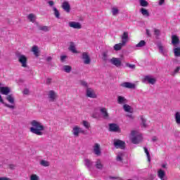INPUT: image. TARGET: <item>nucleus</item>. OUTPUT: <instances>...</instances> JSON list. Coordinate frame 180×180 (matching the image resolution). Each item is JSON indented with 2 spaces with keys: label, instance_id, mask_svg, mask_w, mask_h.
I'll use <instances>...</instances> for the list:
<instances>
[{
  "label": "nucleus",
  "instance_id": "f257e3e1",
  "mask_svg": "<svg viewBox=\"0 0 180 180\" xmlns=\"http://www.w3.org/2000/svg\"><path fill=\"white\" fill-rule=\"evenodd\" d=\"M30 124L32 127H30V130L31 133L33 134H36L37 136H43L44 134V130L46 129L44 125L41 124V122L34 120L31 121Z\"/></svg>",
  "mask_w": 180,
  "mask_h": 180
},
{
  "label": "nucleus",
  "instance_id": "f03ea898",
  "mask_svg": "<svg viewBox=\"0 0 180 180\" xmlns=\"http://www.w3.org/2000/svg\"><path fill=\"white\" fill-rule=\"evenodd\" d=\"M6 101L9 102L10 104H8L4 101L2 99V96L0 95V103L4 105L6 108H8L9 109H15V97H13V94H9L6 97Z\"/></svg>",
  "mask_w": 180,
  "mask_h": 180
},
{
  "label": "nucleus",
  "instance_id": "7ed1b4c3",
  "mask_svg": "<svg viewBox=\"0 0 180 180\" xmlns=\"http://www.w3.org/2000/svg\"><path fill=\"white\" fill-rule=\"evenodd\" d=\"M131 140L133 144H139V143L143 141V136L137 131H132L131 132Z\"/></svg>",
  "mask_w": 180,
  "mask_h": 180
},
{
  "label": "nucleus",
  "instance_id": "20e7f679",
  "mask_svg": "<svg viewBox=\"0 0 180 180\" xmlns=\"http://www.w3.org/2000/svg\"><path fill=\"white\" fill-rule=\"evenodd\" d=\"M16 57L18 59L19 63L22 64V67H24V68H26L27 67V57L25 55H22L20 53L17 52L15 53Z\"/></svg>",
  "mask_w": 180,
  "mask_h": 180
},
{
  "label": "nucleus",
  "instance_id": "39448f33",
  "mask_svg": "<svg viewBox=\"0 0 180 180\" xmlns=\"http://www.w3.org/2000/svg\"><path fill=\"white\" fill-rule=\"evenodd\" d=\"M47 96L49 102H56L57 98H58L57 93H56V91H54L53 90H50L49 91H48Z\"/></svg>",
  "mask_w": 180,
  "mask_h": 180
},
{
  "label": "nucleus",
  "instance_id": "423d86ee",
  "mask_svg": "<svg viewBox=\"0 0 180 180\" xmlns=\"http://www.w3.org/2000/svg\"><path fill=\"white\" fill-rule=\"evenodd\" d=\"M93 153L95 154V155H97V157H100V155H102V150L101 149V144L96 143H94L93 146Z\"/></svg>",
  "mask_w": 180,
  "mask_h": 180
},
{
  "label": "nucleus",
  "instance_id": "0eeeda50",
  "mask_svg": "<svg viewBox=\"0 0 180 180\" xmlns=\"http://www.w3.org/2000/svg\"><path fill=\"white\" fill-rule=\"evenodd\" d=\"M126 143L124 141L117 139L114 141V146L115 148H120L121 150H124Z\"/></svg>",
  "mask_w": 180,
  "mask_h": 180
},
{
  "label": "nucleus",
  "instance_id": "6e6552de",
  "mask_svg": "<svg viewBox=\"0 0 180 180\" xmlns=\"http://www.w3.org/2000/svg\"><path fill=\"white\" fill-rule=\"evenodd\" d=\"M82 60H83L84 64H91V57L89 56V53H88V52H84L82 54Z\"/></svg>",
  "mask_w": 180,
  "mask_h": 180
},
{
  "label": "nucleus",
  "instance_id": "1a4fd4ad",
  "mask_svg": "<svg viewBox=\"0 0 180 180\" xmlns=\"http://www.w3.org/2000/svg\"><path fill=\"white\" fill-rule=\"evenodd\" d=\"M110 62L117 68L122 67V59L120 58H112L110 59Z\"/></svg>",
  "mask_w": 180,
  "mask_h": 180
},
{
  "label": "nucleus",
  "instance_id": "9d476101",
  "mask_svg": "<svg viewBox=\"0 0 180 180\" xmlns=\"http://www.w3.org/2000/svg\"><path fill=\"white\" fill-rule=\"evenodd\" d=\"M61 8L67 13H70L71 12V5H70V3L68 1H63L62 3Z\"/></svg>",
  "mask_w": 180,
  "mask_h": 180
},
{
  "label": "nucleus",
  "instance_id": "9b49d317",
  "mask_svg": "<svg viewBox=\"0 0 180 180\" xmlns=\"http://www.w3.org/2000/svg\"><path fill=\"white\" fill-rule=\"evenodd\" d=\"M158 47L159 49V53H160V54H162V56H164L165 57H168V50L164 48L162 44H158Z\"/></svg>",
  "mask_w": 180,
  "mask_h": 180
},
{
  "label": "nucleus",
  "instance_id": "f8f14e48",
  "mask_svg": "<svg viewBox=\"0 0 180 180\" xmlns=\"http://www.w3.org/2000/svg\"><path fill=\"white\" fill-rule=\"evenodd\" d=\"M86 95L88 98H92L93 99H95L97 96L96 94H95V91L91 88L86 89Z\"/></svg>",
  "mask_w": 180,
  "mask_h": 180
},
{
  "label": "nucleus",
  "instance_id": "ddd939ff",
  "mask_svg": "<svg viewBox=\"0 0 180 180\" xmlns=\"http://www.w3.org/2000/svg\"><path fill=\"white\" fill-rule=\"evenodd\" d=\"M100 113L102 115V117L105 120H109V112H108V110L105 108H100Z\"/></svg>",
  "mask_w": 180,
  "mask_h": 180
},
{
  "label": "nucleus",
  "instance_id": "4468645a",
  "mask_svg": "<svg viewBox=\"0 0 180 180\" xmlns=\"http://www.w3.org/2000/svg\"><path fill=\"white\" fill-rule=\"evenodd\" d=\"M109 131H113L114 133H120V128H119V126L116 124H110Z\"/></svg>",
  "mask_w": 180,
  "mask_h": 180
},
{
  "label": "nucleus",
  "instance_id": "2eb2a0df",
  "mask_svg": "<svg viewBox=\"0 0 180 180\" xmlns=\"http://www.w3.org/2000/svg\"><path fill=\"white\" fill-rule=\"evenodd\" d=\"M121 86L128 88V89H136V84L130 82H124L121 84Z\"/></svg>",
  "mask_w": 180,
  "mask_h": 180
},
{
  "label": "nucleus",
  "instance_id": "dca6fc26",
  "mask_svg": "<svg viewBox=\"0 0 180 180\" xmlns=\"http://www.w3.org/2000/svg\"><path fill=\"white\" fill-rule=\"evenodd\" d=\"M121 39L122 44H126V43L129 41V32H124V33L121 36Z\"/></svg>",
  "mask_w": 180,
  "mask_h": 180
},
{
  "label": "nucleus",
  "instance_id": "f3484780",
  "mask_svg": "<svg viewBox=\"0 0 180 180\" xmlns=\"http://www.w3.org/2000/svg\"><path fill=\"white\" fill-rule=\"evenodd\" d=\"M37 27L39 30L41 32H44L45 33H47V32H50V30H51V27L47 25H38Z\"/></svg>",
  "mask_w": 180,
  "mask_h": 180
},
{
  "label": "nucleus",
  "instance_id": "a211bd4d",
  "mask_svg": "<svg viewBox=\"0 0 180 180\" xmlns=\"http://www.w3.org/2000/svg\"><path fill=\"white\" fill-rule=\"evenodd\" d=\"M0 92L2 95H9L11 94V89L8 86H3L0 88Z\"/></svg>",
  "mask_w": 180,
  "mask_h": 180
},
{
  "label": "nucleus",
  "instance_id": "6ab92c4d",
  "mask_svg": "<svg viewBox=\"0 0 180 180\" xmlns=\"http://www.w3.org/2000/svg\"><path fill=\"white\" fill-rule=\"evenodd\" d=\"M117 102L119 105H126L127 103V99L122 96H118Z\"/></svg>",
  "mask_w": 180,
  "mask_h": 180
},
{
  "label": "nucleus",
  "instance_id": "aec40b11",
  "mask_svg": "<svg viewBox=\"0 0 180 180\" xmlns=\"http://www.w3.org/2000/svg\"><path fill=\"white\" fill-rule=\"evenodd\" d=\"M95 167L96 169H100L101 171L103 169V164H102V160L101 159H97L96 160Z\"/></svg>",
  "mask_w": 180,
  "mask_h": 180
},
{
  "label": "nucleus",
  "instance_id": "412c9836",
  "mask_svg": "<svg viewBox=\"0 0 180 180\" xmlns=\"http://www.w3.org/2000/svg\"><path fill=\"white\" fill-rule=\"evenodd\" d=\"M84 165L89 171H91V169H92V166L94 165V162L89 159H84Z\"/></svg>",
  "mask_w": 180,
  "mask_h": 180
},
{
  "label": "nucleus",
  "instance_id": "4be33fe9",
  "mask_svg": "<svg viewBox=\"0 0 180 180\" xmlns=\"http://www.w3.org/2000/svg\"><path fill=\"white\" fill-rule=\"evenodd\" d=\"M69 26H70V27H72L73 29H81V27H82L81 23L74 22V21L70 22Z\"/></svg>",
  "mask_w": 180,
  "mask_h": 180
},
{
  "label": "nucleus",
  "instance_id": "5701e85b",
  "mask_svg": "<svg viewBox=\"0 0 180 180\" xmlns=\"http://www.w3.org/2000/svg\"><path fill=\"white\" fill-rule=\"evenodd\" d=\"M180 41H179V38L178 37V36L176 35H172V44H173V46H175V47H176V46L178 44H179Z\"/></svg>",
  "mask_w": 180,
  "mask_h": 180
},
{
  "label": "nucleus",
  "instance_id": "b1692460",
  "mask_svg": "<svg viewBox=\"0 0 180 180\" xmlns=\"http://www.w3.org/2000/svg\"><path fill=\"white\" fill-rule=\"evenodd\" d=\"M70 51H72V53H77L78 51H77V49L75 48V43L71 41L70 42V46H69Z\"/></svg>",
  "mask_w": 180,
  "mask_h": 180
},
{
  "label": "nucleus",
  "instance_id": "393cba45",
  "mask_svg": "<svg viewBox=\"0 0 180 180\" xmlns=\"http://www.w3.org/2000/svg\"><path fill=\"white\" fill-rule=\"evenodd\" d=\"M144 81H148L149 84H151L152 85H154L155 84L156 81L155 78H151L150 76H146L144 78Z\"/></svg>",
  "mask_w": 180,
  "mask_h": 180
},
{
  "label": "nucleus",
  "instance_id": "a878e982",
  "mask_svg": "<svg viewBox=\"0 0 180 180\" xmlns=\"http://www.w3.org/2000/svg\"><path fill=\"white\" fill-rule=\"evenodd\" d=\"M72 133L75 137H79V127H75L72 131Z\"/></svg>",
  "mask_w": 180,
  "mask_h": 180
},
{
  "label": "nucleus",
  "instance_id": "bb28decb",
  "mask_svg": "<svg viewBox=\"0 0 180 180\" xmlns=\"http://www.w3.org/2000/svg\"><path fill=\"white\" fill-rule=\"evenodd\" d=\"M141 13L143 15V16H145L146 18H148L150 16V13L148 12V10L141 8L140 9Z\"/></svg>",
  "mask_w": 180,
  "mask_h": 180
},
{
  "label": "nucleus",
  "instance_id": "cd10ccee",
  "mask_svg": "<svg viewBox=\"0 0 180 180\" xmlns=\"http://www.w3.org/2000/svg\"><path fill=\"white\" fill-rule=\"evenodd\" d=\"M124 46H126V44H123L122 42L120 44H116L114 46V50H115V51H119L120 50H122V47H123Z\"/></svg>",
  "mask_w": 180,
  "mask_h": 180
},
{
  "label": "nucleus",
  "instance_id": "c85d7f7f",
  "mask_svg": "<svg viewBox=\"0 0 180 180\" xmlns=\"http://www.w3.org/2000/svg\"><path fill=\"white\" fill-rule=\"evenodd\" d=\"M63 70L65 72L70 74V72H71V71H72V67H71L70 65H63Z\"/></svg>",
  "mask_w": 180,
  "mask_h": 180
},
{
  "label": "nucleus",
  "instance_id": "c756f323",
  "mask_svg": "<svg viewBox=\"0 0 180 180\" xmlns=\"http://www.w3.org/2000/svg\"><path fill=\"white\" fill-rule=\"evenodd\" d=\"M102 60L105 63H108V61H110V60H109V54H108V51L103 53Z\"/></svg>",
  "mask_w": 180,
  "mask_h": 180
},
{
  "label": "nucleus",
  "instance_id": "7c9ffc66",
  "mask_svg": "<svg viewBox=\"0 0 180 180\" xmlns=\"http://www.w3.org/2000/svg\"><path fill=\"white\" fill-rule=\"evenodd\" d=\"M123 157H124V153L120 152L117 154L116 160L122 162L123 161Z\"/></svg>",
  "mask_w": 180,
  "mask_h": 180
},
{
  "label": "nucleus",
  "instance_id": "2f4dec72",
  "mask_svg": "<svg viewBox=\"0 0 180 180\" xmlns=\"http://www.w3.org/2000/svg\"><path fill=\"white\" fill-rule=\"evenodd\" d=\"M123 109L125 112H129V113H133V109H131V106H130L127 104H124Z\"/></svg>",
  "mask_w": 180,
  "mask_h": 180
},
{
  "label": "nucleus",
  "instance_id": "473e14b6",
  "mask_svg": "<svg viewBox=\"0 0 180 180\" xmlns=\"http://www.w3.org/2000/svg\"><path fill=\"white\" fill-rule=\"evenodd\" d=\"M158 176L160 179L165 178V171L162 169H159L158 172Z\"/></svg>",
  "mask_w": 180,
  "mask_h": 180
},
{
  "label": "nucleus",
  "instance_id": "72a5a7b5",
  "mask_svg": "<svg viewBox=\"0 0 180 180\" xmlns=\"http://www.w3.org/2000/svg\"><path fill=\"white\" fill-rule=\"evenodd\" d=\"M174 118L176 124H180V112H176L175 113Z\"/></svg>",
  "mask_w": 180,
  "mask_h": 180
},
{
  "label": "nucleus",
  "instance_id": "f704fd0d",
  "mask_svg": "<svg viewBox=\"0 0 180 180\" xmlns=\"http://www.w3.org/2000/svg\"><path fill=\"white\" fill-rule=\"evenodd\" d=\"M27 19L32 23H34V20H36V15L33 13H30L27 15Z\"/></svg>",
  "mask_w": 180,
  "mask_h": 180
},
{
  "label": "nucleus",
  "instance_id": "c9c22d12",
  "mask_svg": "<svg viewBox=\"0 0 180 180\" xmlns=\"http://www.w3.org/2000/svg\"><path fill=\"white\" fill-rule=\"evenodd\" d=\"M143 150L146 154L148 162H151V156L150 155V152H148V149L146 147H144Z\"/></svg>",
  "mask_w": 180,
  "mask_h": 180
},
{
  "label": "nucleus",
  "instance_id": "e433bc0d",
  "mask_svg": "<svg viewBox=\"0 0 180 180\" xmlns=\"http://www.w3.org/2000/svg\"><path fill=\"white\" fill-rule=\"evenodd\" d=\"M32 51L34 52L36 57H39V47L37 46H34L32 49Z\"/></svg>",
  "mask_w": 180,
  "mask_h": 180
},
{
  "label": "nucleus",
  "instance_id": "4c0bfd02",
  "mask_svg": "<svg viewBox=\"0 0 180 180\" xmlns=\"http://www.w3.org/2000/svg\"><path fill=\"white\" fill-rule=\"evenodd\" d=\"M111 12L113 16H117V15H119V8L116 7H112L111 8Z\"/></svg>",
  "mask_w": 180,
  "mask_h": 180
},
{
  "label": "nucleus",
  "instance_id": "58836bf2",
  "mask_svg": "<svg viewBox=\"0 0 180 180\" xmlns=\"http://www.w3.org/2000/svg\"><path fill=\"white\" fill-rule=\"evenodd\" d=\"M153 32H154V35L155 36L156 39H158V37H160V36H161V30H160L157 28H154Z\"/></svg>",
  "mask_w": 180,
  "mask_h": 180
},
{
  "label": "nucleus",
  "instance_id": "ea45409f",
  "mask_svg": "<svg viewBox=\"0 0 180 180\" xmlns=\"http://www.w3.org/2000/svg\"><path fill=\"white\" fill-rule=\"evenodd\" d=\"M40 165L42 167H50V162L42 160L40 161Z\"/></svg>",
  "mask_w": 180,
  "mask_h": 180
},
{
  "label": "nucleus",
  "instance_id": "a19ab883",
  "mask_svg": "<svg viewBox=\"0 0 180 180\" xmlns=\"http://www.w3.org/2000/svg\"><path fill=\"white\" fill-rule=\"evenodd\" d=\"M175 57H180V47L174 48L173 50Z\"/></svg>",
  "mask_w": 180,
  "mask_h": 180
},
{
  "label": "nucleus",
  "instance_id": "79ce46f5",
  "mask_svg": "<svg viewBox=\"0 0 180 180\" xmlns=\"http://www.w3.org/2000/svg\"><path fill=\"white\" fill-rule=\"evenodd\" d=\"M53 11L54 12V15L56 16V18H57V19H60V11H58L57 8L53 7Z\"/></svg>",
  "mask_w": 180,
  "mask_h": 180
},
{
  "label": "nucleus",
  "instance_id": "37998d69",
  "mask_svg": "<svg viewBox=\"0 0 180 180\" xmlns=\"http://www.w3.org/2000/svg\"><path fill=\"white\" fill-rule=\"evenodd\" d=\"M141 127H147V123H146V119H144V117L143 116H141Z\"/></svg>",
  "mask_w": 180,
  "mask_h": 180
},
{
  "label": "nucleus",
  "instance_id": "c03bdc74",
  "mask_svg": "<svg viewBox=\"0 0 180 180\" xmlns=\"http://www.w3.org/2000/svg\"><path fill=\"white\" fill-rule=\"evenodd\" d=\"M139 4L143 7L148 6V2L146 0H139Z\"/></svg>",
  "mask_w": 180,
  "mask_h": 180
},
{
  "label": "nucleus",
  "instance_id": "a18cd8bd",
  "mask_svg": "<svg viewBox=\"0 0 180 180\" xmlns=\"http://www.w3.org/2000/svg\"><path fill=\"white\" fill-rule=\"evenodd\" d=\"M144 46H146V41L144 40H141L139 41V43H138L136 45V47L139 48V47H144Z\"/></svg>",
  "mask_w": 180,
  "mask_h": 180
},
{
  "label": "nucleus",
  "instance_id": "49530a36",
  "mask_svg": "<svg viewBox=\"0 0 180 180\" xmlns=\"http://www.w3.org/2000/svg\"><path fill=\"white\" fill-rule=\"evenodd\" d=\"M82 124H83V126H84V127L86 128V129H89V127H91V124H89V122H88V121H85V120H84L83 122H82Z\"/></svg>",
  "mask_w": 180,
  "mask_h": 180
},
{
  "label": "nucleus",
  "instance_id": "de8ad7c7",
  "mask_svg": "<svg viewBox=\"0 0 180 180\" xmlns=\"http://www.w3.org/2000/svg\"><path fill=\"white\" fill-rule=\"evenodd\" d=\"M39 176L37 174H32L30 177V180H39Z\"/></svg>",
  "mask_w": 180,
  "mask_h": 180
},
{
  "label": "nucleus",
  "instance_id": "09e8293b",
  "mask_svg": "<svg viewBox=\"0 0 180 180\" xmlns=\"http://www.w3.org/2000/svg\"><path fill=\"white\" fill-rule=\"evenodd\" d=\"M80 84L82 86H84V88H89L88 87V82L82 80V81H80Z\"/></svg>",
  "mask_w": 180,
  "mask_h": 180
},
{
  "label": "nucleus",
  "instance_id": "8fccbe9b",
  "mask_svg": "<svg viewBox=\"0 0 180 180\" xmlns=\"http://www.w3.org/2000/svg\"><path fill=\"white\" fill-rule=\"evenodd\" d=\"M126 65L129 67V68H131V70L136 69V65H131L130 63H126Z\"/></svg>",
  "mask_w": 180,
  "mask_h": 180
},
{
  "label": "nucleus",
  "instance_id": "3c124183",
  "mask_svg": "<svg viewBox=\"0 0 180 180\" xmlns=\"http://www.w3.org/2000/svg\"><path fill=\"white\" fill-rule=\"evenodd\" d=\"M66 58H67V56H60V61H61V63H64V61H65Z\"/></svg>",
  "mask_w": 180,
  "mask_h": 180
},
{
  "label": "nucleus",
  "instance_id": "603ef678",
  "mask_svg": "<svg viewBox=\"0 0 180 180\" xmlns=\"http://www.w3.org/2000/svg\"><path fill=\"white\" fill-rule=\"evenodd\" d=\"M179 70H180V67H177L174 71V73H173V75H175V74H178V72H179Z\"/></svg>",
  "mask_w": 180,
  "mask_h": 180
},
{
  "label": "nucleus",
  "instance_id": "864d4df0",
  "mask_svg": "<svg viewBox=\"0 0 180 180\" xmlns=\"http://www.w3.org/2000/svg\"><path fill=\"white\" fill-rule=\"evenodd\" d=\"M48 4L49 6H51V8H53V6H54V2L53 1H48Z\"/></svg>",
  "mask_w": 180,
  "mask_h": 180
},
{
  "label": "nucleus",
  "instance_id": "5fc2aeb1",
  "mask_svg": "<svg viewBox=\"0 0 180 180\" xmlns=\"http://www.w3.org/2000/svg\"><path fill=\"white\" fill-rule=\"evenodd\" d=\"M29 89H25L24 91H23V94L24 95H29Z\"/></svg>",
  "mask_w": 180,
  "mask_h": 180
},
{
  "label": "nucleus",
  "instance_id": "6e6d98bb",
  "mask_svg": "<svg viewBox=\"0 0 180 180\" xmlns=\"http://www.w3.org/2000/svg\"><path fill=\"white\" fill-rule=\"evenodd\" d=\"M82 133V134H86V132L84 129H81V128H79V134Z\"/></svg>",
  "mask_w": 180,
  "mask_h": 180
},
{
  "label": "nucleus",
  "instance_id": "4d7b16f0",
  "mask_svg": "<svg viewBox=\"0 0 180 180\" xmlns=\"http://www.w3.org/2000/svg\"><path fill=\"white\" fill-rule=\"evenodd\" d=\"M152 141L153 143H155V141H158V138L157 136H153L152 137Z\"/></svg>",
  "mask_w": 180,
  "mask_h": 180
},
{
  "label": "nucleus",
  "instance_id": "13d9d810",
  "mask_svg": "<svg viewBox=\"0 0 180 180\" xmlns=\"http://www.w3.org/2000/svg\"><path fill=\"white\" fill-rule=\"evenodd\" d=\"M46 84L47 85H50V84H51V78L46 79Z\"/></svg>",
  "mask_w": 180,
  "mask_h": 180
},
{
  "label": "nucleus",
  "instance_id": "bf43d9fd",
  "mask_svg": "<svg viewBox=\"0 0 180 180\" xmlns=\"http://www.w3.org/2000/svg\"><path fill=\"white\" fill-rule=\"evenodd\" d=\"M16 168V165H9V169H15Z\"/></svg>",
  "mask_w": 180,
  "mask_h": 180
},
{
  "label": "nucleus",
  "instance_id": "052dcab7",
  "mask_svg": "<svg viewBox=\"0 0 180 180\" xmlns=\"http://www.w3.org/2000/svg\"><path fill=\"white\" fill-rule=\"evenodd\" d=\"M146 34L148 37H151V32H150V30H146Z\"/></svg>",
  "mask_w": 180,
  "mask_h": 180
},
{
  "label": "nucleus",
  "instance_id": "680f3d73",
  "mask_svg": "<svg viewBox=\"0 0 180 180\" xmlns=\"http://www.w3.org/2000/svg\"><path fill=\"white\" fill-rule=\"evenodd\" d=\"M109 179H119V177L110 176Z\"/></svg>",
  "mask_w": 180,
  "mask_h": 180
},
{
  "label": "nucleus",
  "instance_id": "e2e57ef3",
  "mask_svg": "<svg viewBox=\"0 0 180 180\" xmlns=\"http://www.w3.org/2000/svg\"><path fill=\"white\" fill-rule=\"evenodd\" d=\"M53 60V58L51 56H49L46 58V61L49 62Z\"/></svg>",
  "mask_w": 180,
  "mask_h": 180
},
{
  "label": "nucleus",
  "instance_id": "0e129e2a",
  "mask_svg": "<svg viewBox=\"0 0 180 180\" xmlns=\"http://www.w3.org/2000/svg\"><path fill=\"white\" fill-rule=\"evenodd\" d=\"M127 117H129V119H134V117H133V115H131V114H129V115H127Z\"/></svg>",
  "mask_w": 180,
  "mask_h": 180
},
{
  "label": "nucleus",
  "instance_id": "69168bd1",
  "mask_svg": "<svg viewBox=\"0 0 180 180\" xmlns=\"http://www.w3.org/2000/svg\"><path fill=\"white\" fill-rule=\"evenodd\" d=\"M165 2V0H160L159 5H162Z\"/></svg>",
  "mask_w": 180,
  "mask_h": 180
},
{
  "label": "nucleus",
  "instance_id": "338daca9",
  "mask_svg": "<svg viewBox=\"0 0 180 180\" xmlns=\"http://www.w3.org/2000/svg\"><path fill=\"white\" fill-rule=\"evenodd\" d=\"M149 179H150V180H154V175L150 174V177H149Z\"/></svg>",
  "mask_w": 180,
  "mask_h": 180
},
{
  "label": "nucleus",
  "instance_id": "774afa93",
  "mask_svg": "<svg viewBox=\"0 0 180 180\" xmlns=\"http://www.w3.org/2000/svg\"><path fill=\"white\" fill-rule=\"evenodd\" d=\"M161 180H168V179L167 177H162V179H160Z\"/></svg>",
  "mask_w": 180,
  "mask_h": 180
}]
</instances>
